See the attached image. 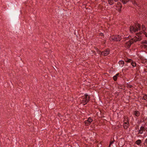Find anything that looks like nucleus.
I'll list each match as a JSON object with an SVG mask.
<instances>
[{
	"instance_id": "obj_27",
	"label": "nucleus",
	"mask_w": 147,
	"mask_h": 147,
	"mask_svg": "<svg viewBox=\"0 0 147 147\" xmlns=\"http://www.w3.org/2000/svg\"><path fill=\"white\" fill-rule=\"evenodd\" d=\"M132 87V86H130V88H131Z\"/></svg>"
},
{
	"instance_id": "obj_18",
	"label": "nucleus",
	"mask_w": 147,
	"mask_h": 147,
	"mask_svg": "<svg viewBox=\"0 0 147 147\" xmlns=\"http://www.w3.org/2000/svg\"><path fill=\"white\" fill-rule=\"evenodd\" d=\"M142 99L143 100H147V95H144V96L142 98Z\"/></svg>"
},
{
	"instance_id": "obj_9",
	"label": "nucleus",
	"mask_w": 147,
	"mask_h": 147,
	"mask_svg": "<svg viewBox=\"0 0 147 147\" xmlns=\"http://www.w3.org/2000/svg\"><path fill=\"white\" fill-rule=\"evenodd\" d=\"M129 125V122L128 119H127L126 122H124L123 124V127L125 129H127Z\"/></svg>"
},
{
	"instance_id": "obj_17",
	"label": "nucleus",
	"mask_w": 147,
	"mask_h": 147,
	"mask_svg": "<svg viewBox=\"0 0 147 147\" xmlns=\"http://www.w3.org/2000/svg\"><path fill=\"white\" fill-rule=\"evenodd\" d=\"M125 62H126L130 63V62H131L132 61V60L130 59H129L127 58L125 60Z\"/></svg>"
},
{
	"instance_id": "obj_25",
	"label": "nucleus",
	"mask_w": 147,
	"mask_h": 147,
	"mask_svg": "<svg viewBox=\"0 0 147 147\" xmlns=\"http://www.w3.org/2000/svg\"><path fill=\"white\" fill-rule=\"evenodd\" d=\"M134 5H137V3L136 2H134Z\"/></svg>"
},
{
	"instance_id": "obj_16",
	"label": "nucleus",
	"mask_w": 147,
	"mask_h": 147,
	"mask_svg": "<svg viewBox=\"0 0 147 147\" xmlns=\"http://www.w3.org/2000/svg\"><path fill=\"white\" fill-rule=\"evenodd\" d=\"M131 65L133 67H135L136 66V64L135 62H134V61L132 60L131 61Z\"/></svg>"
},
{
	"instance_id": "obj_21",
	"label": "nucleus",
	"mask_w": 147,
	"mask_h": 147,
	"mask_svg": "<svg viewBox=\"0 0 147 147\" xmlns=\"http://www.w3.org/2000/svg\"><path fill=\"white\" fill-rule=\"evenodd\" d=\"M113 142H114L113 141H112L110 142L109 145V147H110L111 145V144H113Z\"/></svg>"
},
{
	"instance_id": "obj_6",
	"label": "nucleus",
	"mask_w": 147,
	"mask_h": 147,
	"mask_svg": "<svg viewBox=\"0 0 147 147\" xmlns=\"http://www.w3.org/2000/svg\"><path fill=\"white\" fill-rule=\"evenodd\" d=\"M142 31L143 32H139V33H137V35H138V36L139 37H140V35H138L140 34H142V33H143L144 34H145V33H146V32H145V30L146 29V28L145 26L143 25H142Z\"/></svg>"
},
{
	"instance_id": "obj_3",
	"label": "nucleus",
	"mask_w": 147,
	"mask_h": 147,
	"mask_svg": "<svg viewBox=\"0 0 147 147\" xmlns=\"http://www.w3.org/2000/svg\"><path fill=\"white\" fill-rule=\"evenodd\" d=\"M121 39V36L119 35H116L111 37L109 39L111 41H120Z\"/></svg>"
},
{
	"instance_id": "obj_4",
	"label": "nucleus",
	"mask_w": 147,
	"mask_h": 147,
	"mask_svg": "<svg viewBox=\"0 0 147 147\" xmlns=\"http://www.w3.org/2000/svg\"><path fill=\"white\" fill-rule=\"evenodd\" d=\"M82 103L84 105L88 102L89 97L87 94H86L84 95V96L82 97Z\"/></svg>"
},
{
	"instance_id": "obj_22",
	"label": "nucleus",
	"mask_w": 147,
	"mask_h": 147,
	"mask_svg": "<svg viewBox=\"0 0 147 147\" xmlns=\"http://www.w3.org/2000/svg\"><path fill=\"white\" fill-rule=\"evenodd\" d=\"M145 144H146V145L147 146V138L146 139L145 141Z\"/></svg>"
},
{
	"instance_id": "obj_7",
	"label": "nucleus",
	"mask_w": 147,
	"mask_h": 147,
	"mask_svg": "<svg viewBox=\"0 0 147 147\" xmlns=\"http://www.w3.org/2000/svg\"><path fill=\"white\" fill-rule=\"evenodd\" d=\"M109 53V49H107L105 51L102 52L101 54L104 56H106Z\"/></svg>"
},
{
	"instance_id": "obj_13",
	"label": "nucleus",
	"mask_w": 147,
	"mask_h": 147,
	"mask_svg": "<svg viewBox=\"0 0 147 147\" xmlns=\"http://www.w3.org/2000/svg\"><path fill=\"white\" fill-rule=\"evenodd\" d=\"M134 115L137 117H138L140 115V113L139 111H135L134 113Z\"/></svg>"
},
{
	"instance_id": "obj_8",
	"label": "nucleus",
	"mask_w": 147,
	"mask_h": 147,
	"mask_svg": "<svg viewBox=\"0 0 147 147\" xmlns=\"http://www.w3.org/2000/svg\"><path fill=\"white\" fill-rule=\"evenodd\" d=\"M117 9L119 11H120L121 10V5L120 3L118 2L117 3Z\"/></svg>"
},
{
	"instance_id": "obj_11",
	"label": "nucleus",
	"mask_w": 147,
	"mask_h": 147,
	"mask_svg": "<svg viewBox=\"0 0 147 147\" xmlns=\"http://www.w3.org/2000/svg\"><path fill=\"white\" fill-rule=\"evenodd\" d=\"M119 64L120 66L121 67H122L124 65V62L122 60L120 61H119Z\"/></svg>"
},
{
	"instance_id": "obj_19",
	"label": "nucleus",
	"mask_w": 147,
	"mask_h": 147,
	"mask_svg": "<svg viewBox=\"0 0 147 147\" xmlns=\"http://www.w3.org/2000/svg\"><path fill=\"white\" fill-rule=\"evenodd\" d=\"M142 44H147V41H144L142 42Z\"/></svg>"
},
{
	"instance_id": "obj_14",
	"label": "nucleus",
	"mask_w": 147,
	"mask_h": 147,
	"mask_svg": "<svg viewBox=\"0 0 147 147\" xmlns=\"http://www.w3.org/2000/svg\"><path fill=\"white\" fill-rule=\"evenodd\" d=\"M135 143L138 145H140L142 143L141 140L139 139L138 140L136 141Z\"/></svg>"
},
{
	"instance_id": "obj_2",
	"label": "nucleus",
	"mask_w": 147,
	"mask_h": 147,
	"mask_svg": "<svg viewBox=\"0 0 147 147\" xmlns=\"http://www.w3.org/2000/svg\"><path fill=\"white\" fill-rule=\"evenodd\" d=\"M140 29V25L138 24L136 26H131L130 28V30L131 32L134 33L137 32Z\"/></svg>"
},
{
	"instance_id": "obj_24",
	"label": "nucleus",
	"mask_w": 147,
	"mask_h": 147,
	"mask_svg": "<svg viewBox=\"0 0 147 147\" xmlns=\"http://www.w3.org/2000/svg\"><path fill=\"white\" fill-rule=\"evenodd\" d=\"M119 74L118 73L117 74L115 75V76H116V77H117L119 76Z\"/></svg>"
},
{
	"instance_id": "obj_12",
	"label": "nucleus",
	"mask_w": 147,
	"mask_h": 147,
	"mask_svg": "<svg viewBox=\"0 0 147 147\" xmlns=\"http://www.w3.org/2000/svg\"><path fill=\"white\" fill-rule=\"evenodd\" d=\"M118 0H109L108 2L109 3L110 5H112L114 3V1L116 2Z\"/></svg>"
},
{
	"instance_id": "obj_20",
	"label": "nucleus",
	"mask_w": 147,
	"mask_h": 147,
	"mask_svg": "<svg viewBox=\"0 0 147 147\" xmlns=\"http://www.w3.org/2000/svg\"><path fill=\"white\" fill-rule=\"evenodd\" d=\"M117 77L116 76H114L113 77V78L115 81H116L117 80Z\"/></svg>"
},
{
	"instance_id": "obj_23",
	"label": "nucleus",
	"mask_w": 147,
	"mask_h": 147,
	"mask_svg": "<svg viewBox=\"0 0 147 147\" xmlns=\"http://www.w3.org/2000/svg\"><path fill=\"white\" fill-rule=\"evenodd\" d=\"M144 47L145 48H147V44L144 45Z\"/></svg>"
},
{
	"instance_id": "obj_15",
	"label": "nucleus",
	"mask_w": 147,
	"mask_h": 147,
	"mask_svg": "<svg viewBox=\"0 0 147 147\" xmlns=\"http://www.w3.org/2000/svg\"><path fill=\"white\" fill-rule=\"evenodd\" d=\"M124 4H125L127 2H128L129 0H120Z\"/></svg>"
},
{
	"instance_id": "obj_26",
	"label": "nucleus",
	"mask_w": 147,
	"mask_h": 147,
	"mask_svg": "<svg viewBox=\"0 0 147 147\" xmlns=\"http://www.w3.org/2000/svg\"><path fill=\"white\" fill-rule=\"evenodd\" d=\"M144 34L147 37V34L146 33Z\"/></svg>"
},
{
	"instance_id": "obj_5",
	"label": "nucleus",
	"mask_w": 147,
	"mask_h": 147,
	"mask_svg": "<svg viewBox=\"0 0 147 147\" xmlns=\"http://www.w3.org/2000/svg\"><path fill=\"white\" fill-rule=\"evenodd\" d=\"M92 121V119L90 117H89L88 118L87 120L84 121L85 125H86L88 126L90 124Z\"/></svg>"
},
{
	"instance_id": "obj_1",
	"label": "nucleus",
	"mask_w": 147,
	"mask_h": 147,
	"mask_svg": "<svg viewBox=\"0 0 147 147\" xmlns=\"http://www.w3.org/2000/svg\"><path fill=\"white\" fill-rule=\"evenodd\" d=\"M141 40V37L138 38L136 37H135L128 42H127L126 43L125 46L126 47L129 48L134 42L140 41Z\"/></svg>"
},
{
	"instance_id": "obj_10",
	"label": "nucleus",
	"mask_w": 147,
	"mask_h": 147,
	"mask_svg": "<svg viewBox=\"0 0 147 147\" xmlns=\"http://www.w3.org/2000/svg\"><path fill=\"white\" fill-rule=\"evenodd\" d=\"M145 128L143 126H141L140 129L139 130L138 134H142L143 132V131L144 130Z\"/></svg>"
}]
</instances>
